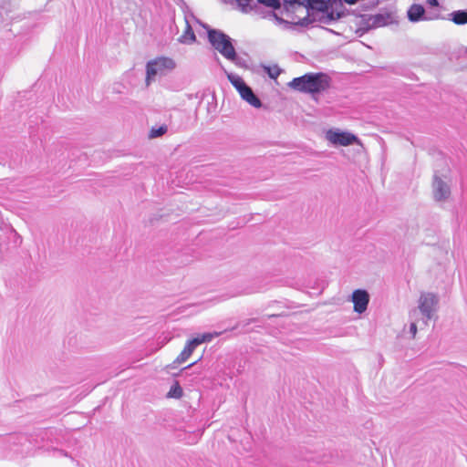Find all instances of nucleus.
Returning <instances> with one entry per match:
<instances>
[{"mask_svg":"<svg viewBox=\"0 0 467 467\" xmlns=\"http://www.w3.org/2000/svg\"><path fill=\"white\" fill-rule=\"evenodd\" d=\"M392 16L390 14L385 13V14H376L374 16H370L368 23L370 26L373 27H380L385 26L391 23Z\"/></svg>","mask_w":467,"mask_h":467,"instance_id":"1a4fd4ad","label":"nucleus"},{"mask_svg":"<svg viewBox=\"0 0 467 467\" xmlns=\"http://www.w3.org/2000/svg\"><path fill=\"white\" fill-rule=\"evenodd\" d=\"M195 38L194 32L189 22L186 20V28L183 34L180 36L179 41L182 43H192L195 41Z\"/></svg>","mask_w":467,"mask_h":467,"instance_id":"4468645a","label":"nucleus"},{"mask_svg":"<svg viewBox=\"0 0 467 467\" xmlns=\"http://www.w3.org/2000/svg\"><path fill=\"white\" fill-rule=\"evenodd\" d=\"M432 192L435 201L441 202L449 198L451 189L446 182L435 174L432 182Z\"/></svg>","mask_w":467,"mask_h":467,"instance_id":"0eeeda50","label":"nucleus"},{"mask_svg":"<svg viewBox=\"0 0 467 467\" xmlns=\"http://www.w3.org/2000/svg\"><path fill=\"white\" fill-rule=\"evenodd\" d=\"M238 92L241 98L248 102L251 106L254 108H260L262 106L261 100L254 95L252 88L246 84H244L243 88L238 90Z\"/></svg>","mask_w":467,"mask_h":467,"instance_id":"6e6552de","label":"nucleus"},{"mask_svg":"<svg viewBox=\"0 0 467 467\" xmlns=\"http://www.w3.org/2000/svg\"><path fill=\"white\" fill-rule=\"evenodd\" d=\"M197 346L192 344V340H189L184 347L183 350L180 353L174 362L183 363L185 362L192 354Z\"/></svg>","mask_w":467,"mask_h":467,"instance_id":"9b49d317","label":"nucleus"},{"mask_svg":"<svg viewBox=\"0 0 467 467\" xmlns=\"http://www.w3.org/2000/svg\"><path fill=\"white\" fill-rule=\"evenodd\" d=\"M175 67L174 60L167 57H159L148 61L146 64V86L149 87L157 78L168 75Z\"/></svg>","mask_w":467,"mask_h":467,"instance_id":"7ed1b4c3","label":"nucleus"},{"mask_svg":"<svg viewBox=\"0 0 467 467\" xmlns=\"http://www.w3.org/2000/svg\"><path fill=\"white\" fill-rule=\"evenodd\" d=\"M428 4H429L431 6H438V5H439V2H438V0H428Z\"/></svg>","mask_w":467,"mask_h":467,"instance_id":"412c9836","label":"nucleus"},{"mask_svg":"<svg viewBox=\"0 0 467 467\" xmlns=\"http://www.w3.org/2000/svg\"><path fill=\"white\" fill-rule=\"evenodd\" d=\"M224 72L227 76L228 80L231 82V84L238 90H240L243 86L245 84L243 78L235 74L229 73L224 69Z\"/></svg>","mask_w":467,"mask_h":467,"instance_id":"2eb2a0df","label":"nucleus"},{"mask_svg":"<svg viewBox=\"0 0 467 467\" xmlns=\"http://www.w3.org/2000/svg\"><path fill=\"white\" fill-rule=\"evenodd\" d=\"M222 333L221 332H214V333H204L201 336H198L192 339V344L195 346H199L205 342L212 341L214 337H219Z\"/></svg>","mask_w":467,"mask_h":467,"instance_id":"f8f14e48","label":"nucleus"},{"mask_svg":"<svg viewBox=\"0 0 467 467\" xmlns=\"http://www.w3.org/2000/svg\"><path fill=\"white\" fill-rule=\"evenodd\" d=\"M183 394L182 389L180 384L176 381L170 389L167 397L180 399Z\"/></svg>","mask_w":467,"mask_h":467,"instance_id":"dca6fc26","label":"nucleus"},{"mask_svg":"<svg viewBox=\"0 0 467 467\" xmlns=\"http://www.w3.org/2000/svg\"><path fill=\"white\" fill-rule=\"evenodd\" d=\"M295 2H299V0H294Z\"/></svg>","mask_w":467,"mask_h":467,"instance_id":"5701e85b","label":"nucleus"},{"mask_svg":"<svg viewBox=\"0 0 467 467\" xmlns=\"http://www.w3.org/2000/svg\"><path fill=\"white\" fill-rule=\"evenodd\" d=\"M265 69L271 78H276L280 74V69L276 66L274 67H268Z\"/></svg>","mask_w":467,"mask_h":467,"instance_id":"a211bd4d","label":"nucleus"},{"mask_svg":"<svg viewBox=\"0 0 467 467\" xmlns=\"http://www.w3.org/2000/svg\"><path fill=\"white\" fill-rule=\"evenodd\" d=\"M410 332L411 333L412 335V337H415L416 334H417V325L415 322H411L410 323Z\"/></svg>","mask_w":467,"mask_h":467,"instance_id":"aec40b11","label":"nucleus"},{"mask_svg":"<svg viewBox=\"0 0 467 467\" xmlns=\"http://www.w3.org/2000/svg\"><path fill=\"white\" fill-rule=\"evenodd\" d=\"M449 16H451V20L456 25L467 24V11L466 10L453 11Z\"/></svg>","mask_w":467,"mask_h":467,"instance_id":"ddd939ff","label":"nucleus"},{"mask_svg":"<svg viewBox=\"0 0 467 467\" xmlns=\"http://www.w3.org/2000/svg\"><path fill=\"white\" fill-rule=\"evenodd\" d=\"M208 39L214 49H216L226 59L235 62L237 55L233 45V39L219 29H209Z\"/></svg>","mask_w":467,"mask_h":467,"instance_id":"f03ea898","label":"nucleus"},{"mask_svg":"<svg viewBox=\"0 0 467 467\" xmlns=\"http://www.w3.org/2000/svg\"><path fill=\"white\" fill-rule=\"evenodd\" d=\"M418 303V308L425 317V324H427L438 310L439 297L433 293H421Z\"/></svg>","mask_w":467,"mask_h":467,"instance_id":"20e7f679","label":"nucleus"},{"mask_svg":"<svg viewBox=\"0 0 467 467\" xmlns=\"http://www.w3.org/2000/svg\"><path fill=\"white\" fill-rule=\"evenodd\" d=\"M167 126L165 125H162L159 128H152L150 131V138H157V137H161L162 136L163 134H165L167 132Z\"/></svg>","mask_w":467,"mask_h":467,"instance_id":"f3484780","label":"nucleus"},{"mask_svg":"<svg viewBox=\"0 0 467 467\" xmlns=\"http://www.w3.org/2000/svg\"><path fill=\"white\" fill-rule=\"evenodd\" d=\"M258 3L264 4L267 6L277 8L280 6L279 0H257Z\"/></svg>","mask_w":467,"mask_h":467,"instance_id":"6ab92c4d","label":"nucleus"},{"mask_svg":"<svg viewBox=\"0 0 467 467\" xmlns=\"http://www.w3.org/2000/svg\"><path fill=\"white\" fill-rule=\"evenodd\" d=\"M325 138L331 144L336 146H349L358 143V138L348 131H342L338 129H330L326 132Z\"/></svg>","mask_w":467,"mask_h":467,"instance_id":"39448f33","label":"nucleus"},{"mask_svg":"<svg viewBox=\"0 0 467 467\" xmlns=\"http://www.w3.org/2000/svg\"><path fill=\"white\" fill-rule=\"evenodd\" d=\"M332 78L323 72H310L301 77L293 78L287 85L297 92L304 94H321L331 87Z\"/></svg>","mask_w":467,"mask_h":467,"instance_id":"f257e3e1","label":"nucleus"},{"mask_svg":"<svg viewBox=\"0 0 467 467\" xmlns=\"http://www.w3.org/2000/svg\"><path fill=\"white\" fill-rule=\"evenodd\" d=\"M424 13L425 10L422 5L413 4L408 10V17L411 22H418L422 18Z\"/></svg>","mask_w":467,"mask_h":467,"instance_id":"9d476101","label":"nucleus"},{"mask_svg":"<svg viewBox=\"0 0 467 467\" xmlns=\"http://www.w3.org/2000/svg\"><path fill=\"white\" fill-rule=\"evenodd\" d=\"M194 364H195V363L189 364L187 367H185V368H184V369L191 368V367H192V366H193Z\"/></svg>","mask_w":467,"mask_h":467,"instance_id":"4be33fe9","label":"nucleus"},{"mask_svg":"<svg viewBox=\"0 0 467 467\" xmlns=\"http://www.w3.org/2000/svg\"><path fill=\"white\" fill-rule=\"evenodd\" d=\"M351 301L354 305V311L362 314L368 308L369 294L364 289H357L352 293Z\"/></svg>","mask_w":467,"mask_h":467,"instance_id":"423d86ee","label":"nucleus"}]
</instances>
